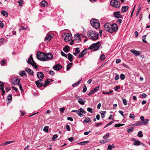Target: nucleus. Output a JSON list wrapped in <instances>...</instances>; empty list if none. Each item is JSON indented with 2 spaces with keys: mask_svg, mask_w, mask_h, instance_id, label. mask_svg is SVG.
<instances>
[{
  "mask_svg": "<svg viewBox=\"0 0 150 150\" xmlns=\"http://www.w3.org/2000/svg\"><path fill=\"white\" fill-rule=\"evenodd\" d=\"M37 59L40 60L46 61L52 59L53 55L51 53L45 54L44 52L38 51L37 54Z\"/></svg>",
  "mask_w": 150,
  "mask_h": 150,
  "instance_id": "1",
  "label": "nucleus"
},
{
  "mask_svg": "<svg viewBox=\"0 0 150 150\" xmlns=\"http://www.w3.org/2000/svg\"><path fill=\"white\" fill-rule=\"evenodd\" d=\"M87 35L92 40H95L98 38V33L94 31L89 30L87 32Z\"/></svg>",
  "mask_w": 150,
  "mask_h": 150,
  "instance_id": "2",
  "label": "nucleus"
},
{
  "mask_svg": "<svg viewBox=\"0 0 150 150\" xmlns=\"http://www.w3.org/2000/svg\"><path fill=\"white\" fill-rule=\"evenodd\" d=\"M91 25L94 28L96 29L100 28V23L99 21L96 19H93L90 21Z\"/></svg>",
  "mask_w": 150,
  "mask_h": 150,
  "instance_id": "3",
  "label": "nucleus"
},
{
  "mask_svg": "<svg viewBox=\"0 0 150 150\" xmlns=\"http://www.w3.org/2000/svg\"><path fill=\"white\" fill-rule=\"evenodd\" d=\"M100 46V43L98 42L96 43L92 44L90 46L88 49H91V50L96 51L98 49Z\"/></svg>",
  "mask_w": 150,
  "mask_h": 150,
  "instance_id": "4",
  "label": "nucleus"
},
{
  "mask_svg": "<svg viewBox=\"0 0 150 150\" xmlns=\"http://www.w3.org/2000/svg\"><path fill=\"white\" fill-rule=\"evenodd\" d=\"M27 62L28 64L32 65L35 69H37L38 68V67L36 65V63L34 61L33 59L32 55H31L30 57L29 58Z\"/></svg>",
  "mask_w": 150,
  "mask_h": 150,
  "instance_id": "5",
  "label": "nucleus"
},
{
  "mask_svg": "<svg viewBox=\"0 0 150 150\" xmlns=\"http://www.w3.org/2000/svg\"><path fill=\"white\" fill-rule=\"evenodd\" d=\"M71 112H76L77 114L79 115V116L81 117H82L83 116H84V115H83L82 113H83L84 114H85L86 112V111H85L83 109L81 108H80L79 109H78V110H73L71 111Z\"/></svg>",
  "mask_w": 150,
  "mask_h": 150,
  "instance_id": "6",
  "label": "nucleus"
},
{
  "mask_svg": "<svg viewBox=\"0 0 150 150\" xmlns=\"http://www.w3.org/2000/svg\"><path fill=\"white\" fill-rule=\"evenodd\" d=\"M110 4L114 7L118 8L120 6V2L117 0H112Z\"/></svg>",
  "mask_w": 150,
  "mask_h": 150,
  "instance_id": "7",
  "label": "nucleus"
},
{
  "mask_svg": "<svg viewBox=\"0 0 150 150\" xmlns=\"http://www.w3.org/2000/svg\"><path fill=\"white\" fill-rule=\"evenodd\" d=\"M21 79L18 78L14 77L11 79V82L13 85H16L20 84Z\"/></svg>",
  "mask_w": 150,
  "mask_h": 150,
  "instance_id": "8",
  "label": "nucleus"
},
{
  "mask_svg": "<svg viewBox=\"0 0 150 150\" xmlns=\"http://www.w3.org/2000/svg\"><path fill=\"white\" fill-rule=\"evenodd\" d=\"M65 36L64 40L66 42H68L71 40L72 38L71 34L70 33H66L64 34Z\"/></svg>",
  "mask_w": 150,
  "mask_h": 150,
  "instance_id": "9",
  "label": "nucleus"
},
{
  "mask_svg": "<svg viewBox=\"0 0 150 150\" xmlns=\"http://www.w3.org/2000/svg\"><path fill=\"white\" fill-rule=\"evenodd\" d=\"M54 35L52 33H48L46 37L45 38L44 40L45 42H48L53 37Z\"/></svg>",
  "mask_w": 150,
  "mask_h": 150,
  "instance_id": "10",
  "label": "nucleus"
},
{
  "mask_svg": "<svg viewBox=\"0 0 150 150\" xmlns=\"http://www.w3.org/2000/svg\"><path fill=\"white\" fill-rule=\"evenodd\" d=\"M110 33H112L117 31L118 29L117 25L116 23L111 25Z\"/></svg>",
  "mask_w": 150,
  "mask_h": 150,
  "instance_id": "11",
  "label": "nucleus"
},
{
  "mask_svg": "<svg viewBox=\"0 0 150 150\" xmlns=\"http://www.w3.org/2000/svg\"><path fill=\"white\" fill-rule=\"evenodd\" d=\"M111 26V24L108 23H106L104 25V29L106 31H107L108 32L110 33V29Z\"/></svg>",
  "mask_w": 150,
  "mask_h": 150,
  "instance_id": "12",
  "label": "nucleus"
},
{
  "mask_svg": "<svg viewBox=\"0 0 150 150\" xmlns=\"http://www.w3.org/2000/svg\"><path fill=\"white\" fill-rule=\"evenodd\" d=\"M114 16L117 18H122V16L121 15L119 11L114 12L113 13Z\"/></svg>",
  "mask_w": 150,
  "mask_h": 150,
  "instance_id": "13",
  "label": "nucleus"
},
{
  "mask_svg": "<svg viewBox=\"0 0 150 150\" xmlns=\"http://www.w3.org/2000/svg\"><path fill=\"white\" fill-rule=\"evenodd\" d=\"M37 76L40 80H42L44 77V74L41 72H38L37 74Z\"/></svg>",
  "mask_w": 150,
  "mask_h": 150,
  "instance_id": "14",
  "label": "nucleus"
},
{
  "mask_svg": "<svg viewBox=\"0 0 150 150\" xmlns=\"http://www.w3.org/2000/svg\"><path fill=\"white\" fill-rule=\"evenodd\" d=\"M62 68V66L58 64L54 65L53 67L54 69L57 71H59Z\"/></svg>",
  "mask_w": 150,
  "mask_h": 150,
  "instance_id": "15",
  "label": "nucleus"
},
{
  "mask_svg": "<svg viewBox=\"0 0 150 150\" xmlns=\"http://www.w3.org/2000/svg\"><path fill=\"white\" fill-rule=\"evenodd\" d=\"M4 83L0 81V89L2 92V94L3 95L5 93V91L4 90Z\"/></svg>",
  "mask_w": 150,
  "mask_h": 150,
  "instance_id": "16",
  "label": "nucleus"
},
{
  "mask_svg": "<svg viewBox=\"0 0 150 150\" xmlns=\"http://www.w3.org/2000/svg\"><path fill=\"white\" fill-rule=\"evenodd\" d=\"M130 51L136 56H138L140 54V52L139 51H137L134 50H131Z\"/></svg>",
  "mask_w": 150,
  "mask_h": 150,
  "instance_id": "17",
  "label": "nucleus"
},
{
  "mask_svg": "<svg viewBox=\"0 0 150 150\" xmlns=\"http://www.w3.org/2000/svg\"><path fill=\"white\" fill-rule=\"evenodd\" d=\"M129 8L128 6H124L122 7L121 9L122 12L124 13Z\"/></svg>",
  "mask_w": 150,
  "mask_h": 150,
  "instance_id": "18",
  "label": "nucleus"
},
{
  "mask_svg": "<svg viewBox=\"0 0 150 150\" xmlns=\"http://www.w3.org/2000/svg\"><path fill=\"white\" fill-rule=\"evenodd\" d=\"M86 100L83 98H79L78 99V102L81 105H84Z\"/></svg>",
  "mask_w": 150,
  "mask_h": 150,
  "instance_id": "19",
  "label": "nucleus"
},
{
  "mask_svg": "<svg viewBox=\"0 0 150 150\" xmlns=\"http://www.w3.org/2000/svg\"><path fill=\"white\" fill-rule=\"evenodd\" d=\"M143 125L142 121H138L137 122L133 124L132 125L133 126H141Z\"/></svg>",
  "mask_w": 150,
  "mask_h": 150,
  "instance_id": "20",
  "label": "nucleus"
},
{
  "mask_svg": "<svg viewBox=\"0 0 150 150\" xmlns=\"http://www.w3.org/2000/svg\"><path fill=\"white\" fill-rule=\"evenodd\" d=\"M35 84L37 85L38 87H40L42 86H44V84L42 83H40V80H38L35 82Z\"/></svg>",
  "mask_w": 150,
  "mask_h": 150,
  "instance_id": "21",
  "label": "nucleus"
},
{
  "mask_svg": "<svg viewBox=\"0 0 150 150\" xmlns=\"http://www.w3.org/2000/svg\"><path fill=\"white\" fill-rule=\"evenodd\" d=\"M41 6L42 7H45L47 5V3L45 0H43L41 1Z\"/></svg>",
  "mask_w": 150,
  "mask_h": 150,
  "instance_id": "22",
  "label": "nucleus"
},
{
  "mask_svg": "<svg viewBox=\"0 0 150 150\" xmlns=\"http://www.w3.org/2000/svg\"><path fill=\"white\" fill-rule=\"evenodd\" d=\"M86 53V51L85 50H83L79 55V58H81Z\"/></svg>",
  "mask_w": 150,
  "mask_h": 150,
  "instance_id": "23",
  "label": "nucleus"
},
{
  "mask_svg": "<svg viewBox=\"0 0 150 150\" xmlns=\"http://www.w3.org/2000/svg\"><path fill=\"white\" fill-rule=\"evenodd\" d=\"M25 70L29 74L31 75L33 74V71L30 69L28 68H26Z\"/></svg>",
  "mask_w": 150,
  "mask_h": 150,
  "instance_id": "24",
  "label": "nucleus"
},
{
  "mask_svg": "<svg viewBox=\"0 0 150 150\" xmlns=\"http://www.w3.org/2000/svg\"><path fill=\"white\" fill-rule=\"evenodd\" d=\"M1 14L3 16H4L5 17H7L8 16V13L6 11L4 10L1 11Z\"/></svg>",
  "mask_w": 150,
  "mask_h": 150,
  "instance_id": "25",
  "label": "nucleus"
},
{
  "mask_svg": "<svg viewBox=\"0 0 150 150\" xmlns=\"http://www.w3.org/2000/svg\"><path fill=\"white\" fill-rule=\"evenodd\" d=\"M68 59L70 62H72V57L73 55L70 53H69L68 54Z\"/></svg>",
  "mask_w": 150,
  "mask_h": 150,
  "instance_id": "26",
  "label": "nucleus"
},
{
  "mask_svg": "<svg viewBox=\"0 0 150 150\" xmlns=\"http://www.w3.org/2000/svg\"><path fill=\"white\" fill-rule=\"evenodd\" d=\"M75 37L76 38H79V39H78L77 38L76 39V42H79L81 40V39L80 37V35H79V34H76L75 35Z\"/></svg>",
  "mask_w": 150,
  "mask_h": 150,
  "instance_id": "27",
  "label": "nucleus"
},
{
  "mask_svg": "<svg viewBox=\"0 0 150 150\" xmlns=\"http://www.w3.org/2000/svg\"><path fill=\"white\" fill-rule=\"evenodd\" d=\"M69 50V47L68 46H66L63 49V50L66 52H68Z\"/></svg>",
  "mask_w": 150,
  "mask_h": 150,
  "instance_id": "28",
  "label": "nucleus"
},
{
  "mask_svg": "<svg viewBox=\"0 0 150 150\" xmlns=\"http://www.w3.org/2000/svg\"><path fill=\"white\" fill-rule=\"evenodd\" d=\"M91 122V120L89 117H86L85 119L84 120L83 122L85 123H87L88 122Z\"/></svg>",
  "mask_w": 150,
  "mask_h": 150,
  "instance_id": "29",
  "label": "nucleus"
},
{
  "mask_svg": "<svg viewBox=\"0 0 150 150\" xmlns=\"http://www.w3.org/2000/svg\"><path fill=\"white\" fill-rule=\"evenodd\" d=\"M133 145L134 146H139L141 145V142L137 140L134 143Z\"/></svg>",
  "mask_w": 150,
  "mask_h": 150,
  "instance_id": "30",
  "label": "nucleus"
},
{
  "mask_svg": "<svg viewBox=\"0 0 150 150\" xmlns=\"http://www.w3.org/2000/svg\"><path fill=\"white\" fill-rule=\"evenodd\" d=\"M13 142V141H8L6 142H4V143L2 144H1L0 146H5L7 144H9L12 143Z\"/></svg>",
  "mask_w": 150,
  "mask_h": 150,
  "instance_id": "31",
  "label": "nucleus"
},
{
  "mask_svg": "<svg viewBox=\"0 0 150 150\" xmlns=\"http://www.w3.org/2000/svg\"><path fill=\"white\" fill-rule=\"evenodd\" d=\"M149 120L148 119H145L144 120L142 121V122L143 123V125H146L148 124V122L149 121Z\"/></svg>",
  "mask_w": 150,
  "mask_h": 150,
  "instance_id": "32",
  "label": "nucleus"
},
{
  "mask_svg": "<svg viewBox=\"0 0 150 150\" xmlns=\"http://www.w3.org/2000/svg\"><path fill=\"white\" fill-rule=\"evenodd\" d=\"M19 75L21 76H24L25 75L26 76V74L25 73V72L23 71H21L19 72Z\"/></svg>",
  "mask_w": 150,
  "mask_h": 150,
  "instance_id": "33",
  "label": "nucleus"
},
{
  "mask_svg": "<svg viewBox=\"0 0 150 150\" xmlns=\"http://www.w3.org/2000/svg\"><path fill=\"white\" fill-rule=\"evenodd\" d=\"M110 140L109 139H108L106 140H101L100 141V142L101 143L105 144L109 142Z\"/></svg>",
  "mask_w": 150,
  "mask_h": 150,
  "instance_id": "34",
  "label": "nucleus"
},
{
  "mask_svg": "<svg viewBox=\"0 0 150 150\" xmlns=\"http://www.w3.org/2000/svg\"><path fill=\"white\" fill-rule=\"evenodd\" d=\"M72 64V63H70L68 64L67 65V68L68 71L69 70V69H70L71 67V66Z\"/></svg>",
  "mask_w": 150,
  "mask_h": 150,
  "instance_id": "35",
  "label": "nucleus"
},
{
  "mask_svg": "<svg viewBox=\"0 0 150 150\" xmlns=\"http://www.w3.org/2000/svg\"><path fill=\"white\" fill-rule=\"evenodd\" d=\"M100 58L102 61H104L105 58V55L103 54H101L100 57Z\"/></svg>",
  "mask_w": 150,
  "mask_h": 150,
  "instance_id": "36",
  "label": "nucleus"
},
{
  "mask_svg": "<svg viewBox=\"0 0 150 150\" xmlns=\"http://www.w3.org/2000/svg\"><path fill=\"white\" fill-rule=\"evenodd\" d=\"M137 136L140 137H143V135L142 131H139L138 132Z\"/></svg>",
  "mask_w": 150,
  "mask_h": 150,
  "instance_id": "37",
  "label": "nucleus"
},
{
  "mask_svg": "<svg viewBox=\"0 0 150 150\" xmlns=\"http://www.w3.org/2000/svg\"><path fill=\"white\" fill-rule=\"evenodd\" d=\"M81 80V79L79 80L78 81V82H77L76 83H74L72 85L73 87H75L76 86H77L80 83Z\"/></svg>",
  "mask_w": 150,
  "mask_h": 150,
  "instance_id": "38",
  "label": "nucleus"
},
{
  "mask_svg": "<svg viewBox=\"0 0 150 150\" xmlns=\"http://www.w3.org/2000/svg\"><path fill=\"white\" fill-rule=\"evenodd\" d=\"M110 135V134L109 133H106V134L105 135H104L103 137V138L104 139H107L108 138L109 136Z\"/></svg>",
  "mask_w": 150,
  "mask_h": 150,
  "instance_id": "39",
  "label": "nucleus"
},
{
  "mask_svg": "<svg viewBox=\"0 0 150 150\" xmlns=\"http://www.w3.org/2000/svg\"><path fill=\"white\" fill-rule=\"evenodd\" d=\"M12 96L11 94H9L7 97V99L8 101H10L12 100Z\"/></svg>",
  "mask_w": 150,
  "mask_h": 150,
  "instance_id": "40",
  "label": "nucleus"
},
{
  "mask_svg": "<svg viewBox=\"0 0 150 150\" xmlns=\"http://www.w3.org/2000/svg\"><path fill=\"white\" fill-rule=\"evenodd\" d=\"M18 2L20 6H22L23 4V0H20L18 1Z\"/></svg>",
  "mask_w": 150,
  "mask_h": 150,
  "instance_id": "41",
  "label": "nucleus"
},
{
  "mask_svg": "<svg viewBox=\"0 0 150 150\" xmlns=\"http://www.w3.org/2000/svg\"><path fill=\"white\" fill-rule=\"evenodd\" d=\"M125 125L124 124H115V125L114 126L115 127H119L120 126H123V125Z\"/></svg>",
  "mask_w": 150,
  "mask_h": 150,
  "instance_id": "42",
  "label": "nucleus"
},
{
  "mask_svg": "<svg viewBox=\"0 0 150 150\" xmlns=\"http://www.w3.org/2000/svg\"><path fill=\"white\" fill-rule=\"evenodd\" d=\"M48 127L47 126H45V127L43 129V131L46 132H48Z\"/></svg>",
  "mask_w": 150,
  "mask_h": 150,
  "instance_id": "43",
  "label": "nucleus"
},
{
  "mask_svg": "<svg viewBox=\"0 0 150 150\" xmlns=\"http://www.w3.org/2000/svg\"><path fill=\"white\" fill-rule=\"evenodd\" d=\"M125 78V76L124 74H120V78L121 80H124Z\"/></svg>",
  "mask_w": 150,
  "mask_h": 150,
  "instance_id": "44",
  "label": "nucleus"
},
{
  "mask_svg": "<svg viewBox=\"0 0 150 150\" xmlns=\"http://www.w3.org/2000/svg\"><path fill=\"white\" fill-rule=\"evenodd\" d=\"M99 87V86H98L92 89L94 93L98 91V90Z\"/></svg>",
  "mask_w": 150,
  "mask_h": 150,
  "instance_id": "45",
  "label": "nucleus"
},
{
  "mask_svg": "<svg viewBox=\"0 0 150 150\" xmlns=\"http://www.w3.org/2000/svg\"><path fill=\"white\" fill-rule=\"evenodd\" d=\"M133 127H132L131 128H129L127 130V132L129 133L132 132L133 130Z\"/></svg>",
  "mask_w": 150,
  "mask_h": 150,
  "instance_id": "46",
  "label": "nucleus"
},
{
  "mask_svg": "<svg viewBox=\"0 0 150 150\" xmlns=\"http://www.w3.org/2000/svg\"><path fill=\"white\" fill-rule=\"evenodd\" d=\"M129 117L130 118L133 119H134L135 117L134 115L133 114H130L129 115Z\"/></svg>",
  "mask_w": 150,
  "mask_h": 150,
  "instance_id": "47",
  "label": "nucleus"
},
{
  "mask_svg": "<svg viewBox=\"0 0 150 150\" xmlns=\"http://www.w3.org/2000/svg\"><path fill=\"white\" fill-rule=\"evenodd\" d=\"M87 110L88 112L91 113H92L93 112L92 109L91 108H88L87 109Z\"/></svg>",
  "mask_w": 150,
  "mask_h": 150,
  "instance_id": "48",
  "label": "nucleus"
},
{
  "mask_svg": "<svg viewBox=\"0 0 150 150\" xmlns=\"http://www.w3.org/2000/svg\"><path fill=\"white\" fill-rule=\"evenodd\" d=\"M75 51L77 53L79 54L80 52V48L79 47L76 48V49Z\"/></svg>",
  "mask_w": 150,
  "mask_h": 150,
  "instance_id": "49",
  "label": "nucleus"
},
{
  "mask_svg": "<svg viewBox=\"0 0 150 150\" xmlns=\"http://www.w3.org/2000/svg\"><path fill=\"white\" fill-rule=\"evenodd\" d=\"M5 61L4 59H3L1 62V66H4L5 64Z\"/></svg>",
  "mask_w": 150,
  "mask_h": 150,
  "instance_id": "50",
  "label": "nucleus"
},
{
  "mask_svg": "<svg viewBox=\"0 0 150 150\" xmlns=\"http://www.w3.org/2000/svg\"><path fill=\"white\" fill-rule=\"evenodd\" d=\"M58 137L57 135V134H55L53 136L52 138V140L53 141H54L56 138H57Z\"/></svg>",
  "mask_w": 150,
  "mask_h": 150,
  "instance_id": "51",
  "label": "nucleus"
},
{
  "mask_svg": "<svg viewBox=\"0 0 150 150\" xmlns=\"http://www.w3.org/2000/svg\"><path fill=\"white\" fill-rule=\"evenodd\" d=\"M87 91V88L85 85L83 86V93Z\"/></svg>",
  "mask_w": 150,
  "mask_h": 150,
  "instance_id": "52",
  "label": "nucleus"
},
{
  "mask_svg": "<svg viewBox=\"0 0 150 150\" xmlns=\"http://www.w3.org/2000/svg\"><path fill=\"white\" fill-rule=\"evenodd\" d=\"M89 141H86L82 142V145H85L89 142Z\"/></svg>",
  "mask_w": 150,
  "mask_h": 150,
  "instance_id": "53",
  "label": "nucleus"
},
{
  "mask_svg": "<svg viewBox=\"0 0 150 150\" xmlns=\"http://www.w3.org/2000/svg\"><path fill=\"white\" fill-rule=\"evenodd\" d=\"M106 112L105 111H102V113H101V117L102 118H104L105 117L104 114Z\"/></svg>",
  "mask_w": 150,
  "mask_h": 150,
  "instance_id": "54",
  "label": "nucleus"
},
{
  "mask_svg": "<svg viewBox=\"0 0 150 150\" xmlns=\"http://www.w3.org/2000/svg\"><path fill=\"white\" fill-rule=\"evenodd\" d=\"M65 109L64 108H60L59 109L60 112L62 113L65 110Z\"/></svg>",
  "mask_w": 150,
  "mask_h": 150,
  "instance_id": "55",
  "label": "nucleus"
},
{
  "mask_svg": "<svg viewBox=\"0 0 150 150\" xmlns=\"http://www.w3.org/2000/svg\"><path fill=\"white\" fill-rule=\"evenodd\" d=\"M61 54L62 55V56H64L65 57H66V58L67 57V55L64 53L63 51L61 52Z\"/></svg>",
  "mask_w": 150,
  "mask_h": 150,
  "instance_id": "56",
  "label": "nucleus"
},
{
  "mask_svg": "<svg viewBox=\"0 0 150 150\" xmlns=\"http://www.w3.org/2000/svg\"><path fill=\"white\" fill-rule=\"evenodd\" d=\"M122 100H123V102L124 105H127V101L126 100L125 98H123Z\"/></svg>",
  "mask_w": 150,
  "mask_h": 150,
  "instance_id": "57",
  "label": "nucleus"
},
{
  "mask_svg": "<svg viewBox=\"0 0 150 150\" xmlns=\"http://www.w3.org/2000/svg\"><path fill=\"white\" fill-rule=\"evenodd\" d=\"M94 93V92L92 90L91 91L88 93V95L89 96L91 95L92 94Z\"/></svg>",
  "mask_w": 150,
  "mask_h": 150,
  "instance_id": "58",
  "label": "nucleus"
},
{
  "mask_svg": "<svg viewBox=\"0 0 150 150\" xmlns=\"http://www.w3.org/2000/svg\"><path fill=\"white\" fill-rule=\"evenodd\" d=\"M113 122L112 121H110V122H109L107 125H106L105 127H106L110 125Z\"/></svg>",
  "mask_w": 150,
  "mask_h": 150,
  "instance_id": "59",
  "label": "nucleus"
},
{
  "mask_svg": "<svg viewBox=\"0 0 150 150\" xmlns=\"http://www.w3.org/2000/svg\"><path fill=\"white\" fill-rule=\"evenodd\" d=\"M66 129L67 130H68L69 131H70V126L69 125H67L66 126Z\"/></svg>",
  "mask_w": 150,
  "mask_h": 150,
  "instance_id": "60",
  "label": "nucleus"
},
{
  "mask_svg": "<svg viewBox=\"0 0 150 150\" xmlns=\"http://www.w3.org/2000/svg\"><path fill=\"white\" fill-rule=\"evenodd\" d=\"M4 23L2 21H0V27L1 28H3Z\"/></svg>",
  "mask_w": 150,
  "mask_h": 150,
  "instance_id": "61",
  "label": "nucleus"
},
{
  "mask_svg": "<svg viewBox=\"0 0 150 150\" xmlns=\"http://www.w3.org/2000/svg\"><path fill=\"white\" fill-rule=\"evenodd\" d=\"M108 146V147L107 149V150H111L112 149V146L110 144H109Z\"/></svg>",
  "mask_w": 150,
  "mask_h": 150,
  "instance_id": "62",
  "label": "nucleus"
},
{
  "mask_svg": "<svg viewBox=\"0 0 150 150\" xmlns=\"http://www.w3.org/2000/svg\"><path fill=\"white\" fill-rule=\"evenodd\" d=\"M5 41V40L3 38H1L0 39V43L2 44Z\"/></svg>",
  "mask_w": 150,
  "mask_h": 150,
  "instance_id": "63",
  "label": "nucleus"
},
{
  "mask_svg": "<svg viewBox=\"0 0 150 150\" xmlns=\"http://www.w3.org/2000/svg\"><path fill=\"white\" fill-rule=\"evenodd\" d=\"M12 88L13 90H14L16 92H17L18 91V89L15 86H12Z\"/></svg>",
  "mask_w": 150,
  "mask_h": 150,
  "instance_id": "64",
  "label": "nucleus"
}]
</instances>
